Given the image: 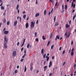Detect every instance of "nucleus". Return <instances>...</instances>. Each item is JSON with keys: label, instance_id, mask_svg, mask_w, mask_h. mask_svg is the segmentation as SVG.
<instances>
[{"label": "nucleus", "instance_id": "35", "mask_svg": "<svg viewBox=\"0 0 76 76\" xmlns=\"http://www.w3.org/2000/svg\"><path fill=\"white\" fill-rule=\"evenodd\" d=\"M74 54L73 52H72L71 53V55L72 56H73Z\"/></svg>", "mask_w": 76, "mask_h": 76}, {"label": "nucleus", "instance_id": "55", "mask_svg": "<svg viewBox=\"0 0 76 76\" xmlns=\"http://www.w3.org/2000/svg\"><path fill=\"white\" fill-rule=\"evenodd\" d=\"M58 2V1H57L56 4H55V6H57V4Z\"/></svg>", "mask_w": 76, "mask_h": 76}, {"label": "nucleus", "instance_id": "62", "mask_svg": "<svg viewBox=\"0 0 76 76\" xmlns=\"http://www.w3.org/2000/svg\"><path fill=\"white\" fill-rule=\"evenodd\" d=\"M64 12V10H62L61 11V13H63V12Z\"/></svg>", "mask_w": 76, "mask_h": 76}, {"label": "nucleus", "instance_id": "33", "mask_svg": "<svg viewBox=\"0 0 76 76\" xmlns=\"http://www.w3.org/2000/svg\"><path fill=\"white\" fill-rule=\"evenodd\" d=\"M45 57H46V54H44L43 55V58H45Z\"/></svg>", "mask_w": 76, "mask_h": 76}, {"label": "nucleus", "instance_id": "10", "mask_svg": "<svg viewBox=\"0 0 76 76\" xmlns=\"http://www.w3.org/2000/svg\"><path fill=\"white\" fill-rule=\"evenodd\" d=\"M29 27V24L28 23H27L26 24V28H28Z\"/></svg>", "mask_w": 76, "mask_h": 76}, {"label": "nucleus", "instance_id": "50", "mask_svg": "<svg viewBox=\"0 0 76 76\" xmlns=\"http://www.w3.org/2000/svg\"><path fill=\"white\" fill-rule=\"evenodd\" d=\"M32 69H33V67L32 66H31L30 68V70H32Z\"/></svg>", "mask_w": 76, "mask_h": 76}, {"label": "nucleus", "instance_id": "64", "mask_svg": "<svg viewBox=\"0 0 76 76\" xmlns=\"http://www.w3.org/2000/svg\"><path fill=\"white\" fill-rule=\"evenodd\" d=\"M50 14H51V12H50L49 13V15H48V16L50 15Z\"/></svg>", "mask_w": 76, "mask_h": 76}, {"label": "nucleus", "instance_id": "40", "mask_svg": "<svg viewBox=\"0 0 76 76\" xmlns=\"http://www.w3.org/2000/svg\"><path fill=\"white\" fill-rule=\"evenodd\" d=\"M71 51V48H70L69 50V51L68 53H70Z\"/></svg>", "mask_w": 76, "mask_h": 76}, {"label": "nucleus", "instance_id": "36", "mask_svg": "<svg viewBox=\"0 0 76 76\" xmlns=\"http://www.w3.org/2000/svg\"><path fill=\"white\" fill-rule=\"evenodd\" d=\"M26 56V54H24L23 56L22 57V58H23L24 57H25V56Z\"/></svg>", "mask_w": 76, "mask_h": 76}, {"label": "nucleus", "instance_id": "59", "mask_svg": "<svg viewBox=\"0 0 76 76\" xmlns=\"http://www.w3.org/2000/svg\"><path fill=\"white\" fill-rule=\"evenodd\" d=\"M52 76V73H50L49 74V76Z\"/></svg>", "mask_w": 76, "mask_h": 76}, {"label": "nucleus", "instance_id": "11", "mask_svg": "<svg viewBox=\"0 0 76 76\" xmlns=\"http://www.w3.org/2000/svg\"><path fill=\"white\" fill-rule=\"evenodd\" d=\"M57 39H60V37H59V36H57L55 39V41H57Z\"/></svg>", "mask_w": 76, "mask_h": 76}, {"label": "nucleus", "instance_id": "46", "mask_svg": "<svg viewBox=\"0 0 76 76\" xmlns=\"http://www.w3.org/2000/svg\"><path fill=\"white\" fill-rule=\"evenodd\" d=\"M20 22H21V20H22V19L21 18V17H20Z\"/></svg>", "mask_w": 76, "mask_h": 76}, {"label": "nucleus", "instance_id": "6", "mask_svg": "<svg viewBox=\"0 0 76 76\" xmlns=\"http://www.w3.org/2000/svg\"><path fill=\"white\" fill-rule=\"evenodd\" d=\"M9 33V31H4V34H8Z\"/></svg>", "mask_w": 76, "mask_h": 76}, {"label": "nucleus", "instance_id": "8", "mask_svg": "<svg viewBox=\"0 0 76 76\" xmlns=\"http://www.w3.org/2000/svg\"><path fill=\"white\" fill-rule=\"evenodd\" d=\"M18 23V21L16 20L14 22V26L17 25V23Z\"/></svg>", "mask_w": 76, "mask_h": 76}, {"label": "nucleus", "instance_id": "23", "mask_svg": "<svg viewBox=\"0 0 76 76\" xmlns=\"http://www.w3.org/2000/svg\"><path fill=\"white\" fill-rule=\"evenodd\" d=\"M42 38L43 40H45V36H42Z\"/></svg>", "mask_w": 76, "mask_h": 76}, {"label": "nucleus", "instance_id": "21", "mask_svg": "<svg viewBox=\"0 0 76 76\" xmlns=\"http://www.w3.org/2000/svg\"><path fill=\"white\" fill-rule=\"evenodd\" d=\"M46 13H47V12H46V10H45L44 11V15H45V14H46Z\"/></svg>", "mask_w": 76, "mask_h": 76}, {"label": "nucleus", "instance_id": "31", "mask_svg": "<svg viewBox=\"0 0 76 76\" xmlns=\"http://www.w3.org/2000/svg\"><path fill=\"white\" fill-rule=\"evenodd\" d=\"M38 38H36L35 39V41H37V42H38Z\"/></svg>", "mask_w": 76, "mask_h": 76}, {"label": "nucleus", "instance_id": "58", "mask_svg": "<svg viewBox=\"0 0 76 76\" xmlns=\"http://www.w3.org/2000/svg\"><path fill=\"white\" fill-rule=\"evenodd\" d=\"M36 23L37 24H38V20H37L36 21Z\"/></svg>", "mask_w": 76, "mask_h": 76}, {"label": "nucleus", "instance_id": "29", "mask_svg": "<svg viewBox=\"0 0 76 76\" xmlns=\"http://www.w3.org/2000/svg\"><path fill=\"white\" fill-rule=\"evenodd\" d=\"M26 15H24L23 16V18L24 19H25L26 18Z\"/></svg>", "mask_w": 76, "mask_h": 76}, {"label": "nucleus", "instance_id": "16", "mask_svg": "<svg viewBox=\"0 0 76 76\" xmlns=\"http://www.w3.org/2000/svg\"><path fill=\"white\" fill-rule=\"evenodd\" d=\"M56 16H55L54 17L53 20H54V22H56Z\"/></svg>", "mask_w": 76, "mask_h": 76}, {"label": "nucleus", "instance_id": "49", "mask_svg": "<svg viewBox=\"0 0 76 76\" xmlns=\"http://www.w3.org/2000/svg\"><path fill=\"white\" fill-rule=\"evenodd\" d=\"M65 64H66V62H64L63 64V66H64V65H65Z\"/></svg>", "mask_w": 76, "mask_h": 76}, {"label": "nucleus", "instance_id": "57", "mask_svg": "<svg viewBox=\"0 0 76 76\" xmlns=\"http://www.w3.org/2000/svg\"><path fill=\"white\" fill-rule=\"evenodd\" d=\"M19 9H18V14H19Z\"/></svg>", "mask_w": 76, "mask_h": 76}, {"label": "nucleus", "instance_id": "60", "mask_svg": "<svg viewBox=\"0 0 76 76\" xmlns=\"http://www.w3.org/2000/svg\"><path fill=\"white\" fill-rule=\"evenodd\" d=\"M17 69H19V65H18L17 66Z\"/></svg>", "mask_w": 76, "mask_h": 76}, {"label": "nucleus", "instance_id": "1", "mask_svg": "<svg viewBox=\"0 0 76 76\" xmlns=\"http://www.w3.org/2000/svg\"><path fill=\"white\" fill-rule=\"evenodd\" d=\"M8 41V39L6 37V36H4V44H7V42Z\"/></svg>", "mask_w": 76, "mask_h": 76}, {"label": "nucleus", "instance_id": "42", "mask_svg": "<svg viewBox=\"0 0 76 76\" xmlns=\"http://www.w3.org/2000/svg\"><path fill=\"white\" fill-rule=\"evenodd\" d=\"M19 43H20V42H18L17 44V45H18V46H19Z\"/></svg>", "mask_w": 76, "mask_h": 76}, {"label": "nucleus", "instance_id": "4", "mask_svg": "<svg viewBox=\"0 0 76 76\" xmlns=\"http://www.w3.org/2000/svg\"><path fill=\"white\" fill-rule=\"evenodd\" d=\"M34 22L33 21H32L31 23V25L30 26V28H31V29H32V26L34 25Z\"/></svg>", "mask_w": 76, "mask_h": 76}, {"label": "nucleus", "instance_id": "63", "mask_svg": "<svg viewBox=\"0 0 76 76\" xmlns=\"http://www.w3.org/2000/svg\"><path fill=\"white\" fill-rule=\"evenodd\" d=\"M26 50H25L24 51V53L25 54H26Z\"/></svg>", "mask_w": 76, "mask_h": 76}, {"label": "nucleus", "instance_id": "14", "mask_svg": "<svg viewBox=\"0 0 76 76\" xmlns=\"http://www.w3.org/2000/svg\"><path fill=\"white\" fill-rule=\"evenodd\" d=\"M58 22H56L55 23V26H58Z\"/></svg>", "mask_w": 76, "mask_h": 76}, {"label": "nucleus", "instance_id": "61", "mask_svg": "<svg viewBox=\"0 0 76 76\" xmlns=\"http://www.w3.org/2000/svg\"><path fill=\"white\" fill-rule=\"evenodd\" d=\"M73 44V41H72L71 42V45H72Z\"/></svg>", "mask_w": 76, "mask_h": 76}, {"label": "nucleus", "instance_id": "28", "mask_svg": "<svg viewBox=\"0 0 76 76\" xmlns=\"http://www.w3.org/2000/svg\"><path fill=\"white\" fill-rule=\"evenodd\" d=\"M7 25H9V24H10V22L8 21L7 23Z\"/></svg>", "mask_w": 76, "mask_h": 76}, {"label": "nucleus", "instance_id": "24", "mask_svg": "<svg viewBox=\"0 0 76 76\" xmlns=\"http://www.w3.org/2000/svg\"><path fill=\"white\" fill-rule=\"evenodd\" d=\"M50 41H48V44H47V46H48L50 44Z\"/></svg>", "mask_w": 76, "mask_h": 76}, {"label": "nucleus", "instance_id": "9", "mask_svg": "<svg viewBox=\"0 0 76 76\" xmlns=\"http://www.w3.org/2000/svg\"><path fill=\"white\" fill-rule=\"evenodd\" d=\"M43 68L44 69V71H45V70H47V66L46 65V66H44Z\"/></svg>", "mask_w": 76, "mask_h": 76}, {"label": "nucleus", "instance_id": "38", "mask_svg": "<svg viewBox=\"0 0 76 76\" xmlns=\"http://www.w3.org/2000/svg\"><path fill=\"white\" fill-rule=\"evenodd\" d=\"M62 10H63L64 9V5H62Z\"/></svg>", "mask_w": 76, "mask_h": 76}, {"label": "nucleus", "instance_id": "37", "mask_svg": "<svg viewBox=\"0 0 76 76\" xmlns=\"http://www.w3.org/2000/svg\"><path fill=\"white\" fill-rule=\"evenodd\" d=\"M70 33H69L68 36H67V37L66 38H69V37H70Z\"/></svg>", "mask_w": 76, "mask_h": 76}, {"label": "nucleus", "instance_id": "2", "mask_svg": "<svg viewBox=\"0 0 76 76\" xmlns=\"http://www.w3.org/2000/svg\"><path fill=\"white\" fill-rule=\"evenodd\" d=\"M16 55V51H14L12 52V56L14 57H15Z\"/></svg>", "mask_w": 76, "mask_h": 76}, {"label": "nucleus", "instance_id": "22", "mask_svg": "<svg viewBox=\"0 0 76 76\" xmlns=\"http://www.w3.org/2000/svg\"><path fill=\"white\" fill-rule=\"evenodd\" d=\"M29 45L30 44L29 43L27 44V48H29Z\"/></svg>", "mask_w": 76, "mask_h": 76}, {"label": "nucleus", "instance_id": "32", "mask_svg": "<svg viewBox=\"0 0 76 76\" xmlns=\"http://www.w3.org/2000/svg\"><path fill=\"white\" fill-rule=\"evenodd\" d=\"M26 71V66H25V69H24V72Z\"/></svg>", "mask_w": 76, "mask_h": 76}, {"label": "nucleus", "instance_id": "12", "mask_svg": "<svg viewBox=\"0 0 76 76\" xmlns=\"http://www.w3.org/2000/svg\"><path fill=\"white\" fill-rule=\"evenodd\" d=\"M66 28H68H68H70V26L69 25H68L67 24H66Z\"/></svg>", "mask_w": 76, "mask_h": 76}, {"label": "nucleus", "instance_id": "30", "mask_svg": "<svg viewBox=\"0 0 76 76\" xmlns=\"http://www.w3.org/2000/svg\"><path fill=\"white\" fill-rule=\"evenodd\" d=\"M54 47V45H52L51 46V50H53V48Z\"/></svg>", "mask_w": 76, "mask_h": 76}, {"label": "nucleus", "instance_id": "34", "mask_svg": "<svg viewBox=\"0 0 76 76\" xmlns=\"http://www.w3.org/2000/svg\"><path fill=\"white\" fill-rule=\"evenodd\" d=\"M75 17H76V15H74V16L73 18V20H75Z\"/></svg>", "mask_w": 76, "mask_h": 76}, {"label": "nucleus", "instance_id": "5", "mask_svg": "<svg viewBox=\"0 0 76 76\" xmlns=\"http://www.w3.org/2000/svg\"><path fill=\"white\" fill-rule=\"evenodd\" d=\"M51 66H52V61H50L49 65V67H50Z\"/></svg>", "mask_w": 76, "mask_h": 76}, {"label": "nucleus", "instance_id": "52", "mask_svg": "<svg viewBox=\"0 0 76 76\" xmlns=\"http://www.w3.org/2000/svg\"><path fill=\"white\" fill-rule=\"evenodd\" d=\"M26 40V39H24L23 41V43H25V40Z\"/></svg>", "mask_w": 76, "mask_h": 76}, {"label": "nucleus", "instance_id": "27", "mask_svg": "<svg viewBox=\"0 0 76 76\" xmlns=\"http://www.w3.org/2000/svg\"><path fill=\"white\" fill-rule=\"evenodd\" d=\"M19 5L18 4L17 6V7H16V10H18L19 8Z\"/></svg>", "mask_w": 76, "mask_h": 76}, {"label": "nucleus", "instance_id": "13", "mask_svg": "<svg viewBox=\"0 0 76 76\" xmlns=\"http://www.w3.org/2000/svg\"><path fill=\"white\" fill-rule=\"evenodd\" d=\"M46 58L47 59V61H48V60H49L50 58L49 57L46 56Z\"/></svg>", "mask_w": 76, "mask_h": 76}, {"label": "nucleus", "instance_id": "43", "mask_svg": "<svg viewBox=\"0 0 76 76\" xmlns=\"http://www.w3.org/2000/svg\"><path fill=\"white\" fill-rule=\"evenodd\" d=\"M25 44V43H23V44L21 46V47H22L23 45H24Z\"/></svg>", "mask_w": 76, "mask_h": 76}, {"label": "nucleus", "instance_id": "25", "mask_svg": "<svg viewBox=\"0 0 76 76\" xmlns=\"http://www.w3.org/2000/svg\"><path fill=\"white\" fill-rule=\"evenodd\" d=\"M34 35L35 37H37V33L35 32L34 33Z\"/></svg>", "mask_w": 76, "mask_h": 76}, {"label": "nucleus", "instance_id": "45", "mask_svg": "<svg viewBox=\"0 0 76 76\" xmlns=\"http://www.w3.org/2000/svg\"><path fill=\"white\" fill-rule=\"evenodd\" d=\"M23 59H21V60H20V61H21V62H23Z\"/></svg>", "mask_w": 76, "mask_h": 76}, {"label": "nucleus", "instance_id": "41", "mask_svg": "<svg viewBox=\"0 0 76 76\" xmlns=\"http://www.w3.org/2000/svg\"><path fill=\"white\" fill-rule=\"evenodd\" d=\"M6 20L5 19H4V20H3V22L4 23H5V22H6Z\"/></svg>", "mask_w": 76, "mask_h": 76}, {"label": "nucleus", "instance_id": "15", "mask_svg": "<svg viewBox=\"0 0 76 76\" xmlns=\"http://www.w3.org/2000/svg\"><path fill=\"white\" fill-rule=\"evenodd\" d=\"M39 16V13H37V14H36L35 16L36 17H37V16Z\"/></svg>", "mask_w": 76, "mask_h": 76}, {"label": "nucleus", "instance_id": "7", "mask_svg": "<svg viewBox=\"0 0 76 76\" xmlns=\"http://www.w3.org/2000/svg\"><path fill=\"white\" fill-rule=\"evenodd\" d=\"M6 44H6V43L4 44V48H5V49L7 48V46L6 45Z\"/></svg>", "mask_w": 76, "mask_h": 76}, {"label": "nucleus", "instance_id": "48", "mask_svg": "<svg viewBox=\"0 0 76 76\" xmlns=\"http://www.w3.org/2000/svg\"><path fill=\"white\" fill-rule=\"evenodd\" d=\"M64 53H65V50H64L62 53V54H64Z\"/></svg>", "mask_w": 76, "mask_h": 76}, {"label": "nucleus", "instance_id": "47", "mask_svg": "<svg viewBox=\"0 0 76 76\" xmlns=\"http://www.w3.org/2000/svg\"><path fill=\"white\" fill-rule=\"evenodd\" d=\"M61 48H62V47H60V48H59V50H60V51H61Z\"/></svg>", "mask_w": 76, "mask_h": 76}, {"label": "nucleus", "instance_id": "17", "mask_svg": "<svg viewBox=\"0 0 76 76\" xmlns=\"http://www.w3.org/2000/svg\"><path fill=\"white\" fill-rule=\"evenodd\" d=\"M1 10H4V7L2 6L1 7Z\"/></svg>", "mask_w": 76, "mask_h": 76}, {"label": "nucleus", "instance_id": "44", "mask_svg": "<svg viewBox=\"0 0 76 76\" xmlns=\"http://www.w3.org/2000/svg\"><path fill=\"white\" fill-rule=\"evenodd\" d=\"M75 12V9H74L72 11V13H74V12Z\"/></svg>", "mask_w": 76, "mask_h": 76}, {"label": "nucleus", "instance_id": "39", "mask_svg": "<svg viewBox=\"0 0 76 76\" xmlns=\"http://www.w3.org/2000/svg\"><path fill=\"white\" fill-rule=\"evenodd\" d=\"M74 50H75V49L74 48H72L71 50L72 52H73V51H74Z\"/></svg>", "mask_w": 76, "mask_h": 76}, {"label": "nucleus", "instance_id": "51", "mask_svg": "<svg viewBox=\"0 0 76 76\" xmlns=\"http://www.w3.org/2000/svg\"><path fill=\"white\" fill-rule=\"evenodd\" d=\"M38 0H36V4H38Z\"/></svg>", "mask_w": 76, "mask_h": 76}, {"label": "nucleus", "instance_id": "26", "mask_svg": "<svg viewBox=\"0 0 76 76\" xmlns=\"http://www.w3.org/2000/svg\"><path fill=\"white\" fill-rule=\"evenodd\" d=\"M14 73H18V70L17 69L15 70Z\"/></svg>", "mask_w": 76, "mask_h": 76}, {"label": "nucleus", "instance_id": "54", "mask_svg": "<svg viewBox=\"0 0 76 76\" xmlns=\"http://www.w3.org/2000/svg\"><path fill=\"white\" fill-rule=\"evenodd\" d=\"M33 65V64L32 63H31L30 64V66H31V67H32V65Z\"/></svg>", "mask_w": 76, "mask_h": 76}, {"label": "nucleus", "instance_id": "19", "mask_svg": "<svg viewBox=\"0 0 76 76\" xmlns=\"http://www.w3.org/2000/svg\"><path fill=\"white\" fill-rule=\"evenodd\" d=\"M41 54H43L44 53V49H42L41 50Z\"/></svg>", "mask_w": 76, "mask_h": 76}, {"label": "nucleus", "instance_id": "3", "mask_svg": "<svg viewBox=\"0 0 76 76\" xmlns=\"http://www.w3.org/2000/svg\"><path fill=\"white\" fill-rule=\"evenodd\" d=\"M75 6H76V4H75L73 5V2H72L71 4V7H73V8H75Z\"/></svg>", "mask_w": 76, "mask_h": 76}, {"label": "nucleus", "instance_id": "56", "mask_svg": "<svg viewBox=\"0 0 76 76\" xmlns=\"http://www.w3.org/2000/svg\"><path fill=\"white\" fill-rule=\"evenodd\" d=\"M54 0H53V2H52V5H54Z\"/></svg>", "mask_w": 76, "mask_h": 76}, {"label": "nucleus", "instance_id": "53", "mask_svg": "<svg viewBox=\"0 0 76 76\" xmlns=\"http://www.w3.org/2000/svg\"><path fill=\"white\" fill-rule=\"evenodd\" d=\"M72 22V21L71 20H70L69 21V25H70L71 24V22Z\"/></svg>", "mask_w": 76, "mask_h": 76}, {"label": "nucleus", "instance_id": "20", "mask_svg": "<svg viewBox=\"0 0 76 76\" xmlns=\"http://www.w3.org/2000/svg\"><path fill=\"white\" fill-rule=\"evenodd\" d=\"M65 8L66 10H67V5H65Z\"/></svg>", "mask_w": 76, "mask_h": 76}, {"label": "nucleus", "instance_id": "18", "mask_svg": "<svg viewBox=\"0 0 76 76\" xmlns=\"http://www.w3.org/2000/svg\"><path fill=\"white\" fill-rule=\"evenodd\" d=\"M52 37H53V33H51L50 37V38H52Z\"/></svg>", "mask_w": 76, "mask_h": 76}]
</instances>
